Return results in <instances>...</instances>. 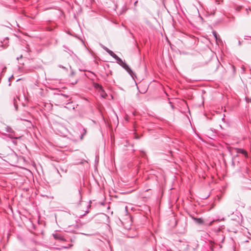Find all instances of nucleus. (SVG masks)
I'll return each mask as SVG.
<instances>
[{"instance_id":"19","label":"nucleus","mask_w":251,"mask_h":251,"mask_svg":"<svg viewBox=\"0 0 251 251\" xmlns=\"http://www.w3.org/2000/svg\"><path fill=\"white\" fill-rule=\"evenodd\" d=\"M102 217H104V218H107V219H109V217H108V216H107V215H106V214H102Z\"/></svg>"},{"instance_id":"13","label":"nucleus","mask_w":251,"mask_h":251,"mask_svg":"<svg viewBox=\"0 0 251 251\" xmlns=\"http://www.w3.org/2000/svg\"><path fill=\"white\" fill-rule=\"evenodd\" d=\"M83 131H84V133L83 134H82L80 137V138L81 140L83 139L84 135L86 133V130H85V129L84 128Z\"/></svg>"},{"instance_id":"28","label":"nucleus","mask_w":251,"mask_h":251,"mask_svg":"<svg viewBox=\"0 0 251 251\" xmlns=\"http://www.w3.org/2000/svg\"><path fill=\"white\" fill-rule=\"evenodd\" d=\"M129 33H130V35L132 37H134L133 34L130 31H129Z\"/></svg>"},{"instance_id":"42","label":"nucleus","mask_w":251,"mask_h":251,"mask_svg":"<svg viewBox=\"0 0 251 251\" xmlns=\"http://www.w3.org/2000/svg\"><path fill=\"white\" fill-rule=\"evenodd\" d=\"M57 173L60 175V173L59 172V171L57 169Z\"/></svg>"},{"instance_id":"23","label":"nucleus","mask_w":251,"mask_h":251,"mask_svg":"<svg viewBox=\"0 0 251 251\" xmlns=\"http://www.w3.org/2000/svg\"><path fill=\"white\" fill-rule=\"evenodd\" d=\"M72 246H73L72 244H69V247H65V248H68L71 247Z\"/></svg>"},{"instance_id":"8","label":"nucleus","mask_w":251,"mask_h":251,"mask_svg":"<svg viewBox=\"0 0 251 251\" xmlns=\"http://www.w3.org/2000/svg\"><path fill=\"white\" fill-rule=\"evenodd\" d=\"M52 235H53L54 238L56 240H58L60 241H65L64 237L59 233H53L52 234Z\"/></svg>"},{"instance_id":"33","label":"nucleus","mask_w":251,"mask_h":251,"mask_svg":"<svg viewBox=\"0 0 251 251\" xmlns=\"http://www.w3.org/2000/svg\"><path fill=\"white\" fill-rule=\"evenodd\" d=\"M21 79V78H18V79H17L16 81L18 82V81H20Z\"/></svg>"},{"instance_id":"16","label":"nucleus","mask_w":251,"mask_h":251,"mask_svg":"<svg viewBox=\"0 0 251 251\" xmlns=\"http://www.w3.org/2000/svg\"><path fill=\"white\" fill-rule=\"evenodd\" d=\"M235 156H233L232 158V166L233 167L235 166V162L234 161V160L235 159Z\"/></svg>"},{"instance_id":"21","label":"nucleus","mask_w":251,"mask_h":251,"mask_svg":"<svg viewBox=\"0 0 251 251\" xmlns=\"http://www.w3.org/2000/svg\"><path fill=\"white\" fill-rule=\"evenodd\" d=\"M77 82V80H75V81L72 82L71 83V84H73V85H75V84Z\"/></svg>"},{"instance_id":"17","label":"nucleus","mask_w":251,"mask_h":251,"mask_svg":"<svg viewBox=\"0 0 251 251\" xmlns=\"http://www.w3.org/2000/svg\"><path fill=\"white\" fill-rule=\"evenodd\" d=\"M12 129H11V127H8V126H7V127H6V131H7L8 132L10 133V132L12 131Z\"/></svg>"},{"instance_id":"30","label":"nucleus","mask_w":251,"mask_h":251,"mask_svg":"<svg viewBox=\"0 0 251 251\" xmlns=\"http://www.w3.org/2000/svg\"><path fill=\"white\" fill-rule=\"evenodd\" d=\"M21 138H22V136H19V137H16L17 139H20Z\"/></svg>"},{"instance_id":"25","label":"nucleus","mask_w":251,"mask_h":251,"mask_svg":"<svg viewBox=\"0 0 251 251\" xmlns=\"http://www.w3.org/2000/svg\"><path fill=\"white\" fill-rule=\"evenodd\" d=\"M59 67L60 68H63V69H66V68H65V67H64V66H61V65H59Z\"/></svg>"},{"instance_id":"2","label":"nucleus","mask_w":251,"mask_h":251,"mask_svg":"<svg viewBox=\"0 0 251 251\" xmlns=\"http://www.w3.org/2000/svg\"><path fill=\"white\" fill-rule=\"evenodd\" d=\"M115 60H117V63L125 70H126V72L130 75L134 79V77L135 76V75L132 70L130 69V68L128 66V65L118 56L116 57Z\"/></svg>"},{"instance_id":"4","label":"nucleus","mask_w":251,"mask_h":251,"mask_svg":"<svg viewBox=\"0 0 251 251\" xmlns=\"http://www.w3.org/2000/svg\"><path fill=\"white\" fill-rule=\"evenodd\" d=\"M190 216L191 218L198 224L204 226H210L214 222L213 221L210 222L209 223H206L201 218H196L194 216L190 215Z\"/></svg>"},{"instance_id":"32","label":"nucleus","mask_w":251,"mask_h":251,"mask_svg":"<svg viewBox=\"0 0 251 251\" xmlns=\"http://www.w3.org/2000/svg\"><path fill=\"white\" fill-rule=\"evenodd\" d=\"M12 77H13V75H12L10 77H9V78H8V80L9 81V80H10V79L11 78H12Z\"/></svg>"},{"instance_id":"50","label":"nucleus","mask_w":251,"mask_h":251,"mask_svg":"<svg viewBox=\"0 0 251 251\" xmlns=\"http://www.w3.org/2000/svg\"><path fill=\"white\" fill-rule=\"evenodd\" d=\"M250 102L251 103V99L250 100Z\"/></svg>"},{"instance_id":"27","label":"nucleus","mask_w":251,"mask_h":251,"mask_svg":"<svg viewBox=\"0 0 251 251\" xmlns=\"http://www.w3.org/2000/svg\"><path fill=\"white\" fill-rule=\"evenodd\" d=\"M170 103L171 104V106L172 107V108H174V105L173 104H172V103L171 102H170Z\"/></svg>"},{"instance_id":"18","label":"nucleus","mask_w":251,"mask_h":251,"mask_svg":"<svg viewBox=\"0 0 251 251\" xmlns=\"http://www.w3.org/2000/svg\"><path fill=\"white\" fill-rule=\"evenodd\" d=\"M99 92L100 93V95H101V97H102V98H106V97L107 96V95H106V96H105V94H104V93H102L101 91H99Z\"/></svg>"},{"instance_id":"6","label":"nucleus","mask_w":251,"mask_h":251,"mask_svg":"<svg viewBox=\"0 0 251 251\" xmlns=\"http://www.w3.org/2000/svg\"><path fill=\"white\" fill-rule=\"evenodd\" d=\"M66 105L64 107L70 110H75L78 106V104H75L72 101H70V100L66 103Z\"/></svg>"},{"instance_id":"34","label":"nucleus","mask_w":251,"mask_h":251,"mask_svg":"<svg viewBox=\"0 0 251 251\" xmlns=\"http://www.w3.org/2000/svg\"><path fill=\"white\" fill-rule=\"evenodd\" d=\"M22 67L19 66V67H18V69H19V70H21Z\"/></svg>"},{"instance_id":"43","label":"nucleus","mask_w":251,"mask_h":251,"mask_svg":"<svg viewBox=\"0 0 251 251\" xmlns=\"http://www.w3.org/2000/svg\"><path fill=\"white\" fill-rule=\"evenodd\" d=\"M10 137L11 138H13V136H12V135H10Z\"/></svg>"},{"instance_id":"39","label":"nucleus","mask_w":251,"mask_h":251,"mask_svg":"<svg viewBox=\"0 0 251 251\" xmlns=\"http://www.w3.org/2000/svg\"><path fill=\"white\" fill-rule=\"evenodd\" d=\"M74 75V72H73V71H72V73H71V75Z\"/></svg>"},{"instance_id":"9","label":"nucleus","mask_w":251,"mask_h":251,"mask_svg":"<svg viewBox=\"0 0 251 251\" xmlns=\"http://www.w3.org/2000/svg\"><path fill=\"white\" fill-rule=\"evenodd\" d=\"M94 87H95V88H96L97 89H99V91H101L102 93H104L105 96L107 95L106 93L105 92L103 87H102V86L101 85H100L98 83H95Z\"/></svg>"},{"instance_id":"10","label":"nucleus","mask_w":251,"mask_h":251,"mask_svg":"<svg viewBox=\"0 0 251 251\" xmlns=\"http://www.w3.org/2000/svg\"><path fill=\"white\" fill-rule=\"evenodd\" d=\"M108 53L112 56L113 58H114L115 59L116 58V57L118 56L115 53H114L112 50H110L108 51Z\"/></svg>"},{"instance_id":"44","label":"nucleus","mask_w":251,"mask_h":251,"mask_svg":"<svg viewBox=\"0 0 251 251\" xmlns=\"http://www.w3.org/2000/svg\"><path fill=\"white\" fill-rule=\"evenodd\" d=\"M82 234H84V235H89V234H86L85 233H82Z\"/></svg>"},{"instance_id":"47","label":"nucleus","mask_w":251,"mask_h":251,"mask_svg":"<svg viewBox=\"0 0 251 251\" xmlns=\"http://www.w3.org/2000/svg\"><path fill=\"white\" fill-rule=\"evenodd\" d=\"M22 56H23V55H22V54H21V55H20V57H22Z\"/></svg>"},{"instance_id":"41","label":"nucleus","mask_w":251,"mask_h":251,"mask_svg":"<svg viewBox=\"0 0 251 251\" xmlns=\"http://www.w3.org/2000/svg\"><path fill=\"white\" fill-rule=\"evenodd\" d=\"M249 10H250L251 11V7H249Z\"/></svg>"},{"instance_id":"11","label":"nucleus","mask_w":251,"mask_h":251,"mask_svg":"<svg viewBox=\"0 0 251 251\" xmlns=\"http://www.w3.org/2000/svg\"><path fill=\"white\" fill-rule=\"evenodd\" d=\"M212 34L214 36L217 43H218V37H219V35L217 33V32L215 30L212 31Z\"/></svg>"},{"instance_id":"49","label":"nucleus","mask_w":251,"mask_h":251,"mask_svg":"<svg viewBox=\"0 0 251 251\" xmlns=\"http://www.w3.org/2000/svg\"><path fill=\"white\" fill-rule=\"evenodd\" d=\"M20 64H22L23 65H24V63H20Z\"/></svg>"},{"instance_id":"26","label":"nucleus","mask_w":251,"mask_h":251,"mask_svg":"<svg viewBox=\"0 0 251 251\" xmlns=\"http://www.w3.org/2000/svg\"><path fill=\"white\" fill-rule=\"evenodd\" d=\"M137 2H138V1H137V0H136V1H135L134 2V6H136V4H137Z\"/></svg>"},{"instance_id":"22","label":"nucleus","mask_w":251,"mask_h":251,"mask_svg":"<svg viewBox=\"0 0 251 251\" xmlns=\"http://www.w3.org/2000/svg\"><path fill=\"white\" fill-rule=\"evenodd\" d=\"M222 42V41L221 39L220 38V37H218V42H220H220Z\"/></svg>"},{"instance_id":"1","label":"nucleus","mask_w":251,"mask_h":251,"mask_svg":"<svg viewBox=\"0 0 251 251\" xmlns=\"http://www.w3.org/2000/svg\"><path fill=\"white\" fill-rule=\"evenodd\" d=\"M28 183V180L25 176L17 175V187L19 189L27 191L28 187L27 185Z\"/></svg>"},{"instance_id":"3","label":"nucleus","mask_w":251,"mask_h":251,"mask_svg":"<svg viewBox=\"0 0 251 251\" xmlns=\"http://www.w3.org/2000/svg\"><path fill=\"white\" fill-rule=\"evenodd\" d=\"M56 99L63 104H66L68 101L71 100V99H69V96L62 93L56 94Z\"/></svg>"},{"instance_id":"12","label":"nucleus","mask_w":251,"mask_h":251,"mask_svg":"<svg viewBox=\"0 0 251 251\" xmlns=\"http://www.w3.org/2000/svg\"><path fill=\"white\" fill-rule=\"evenodd\" d=\"M24 51L25 55H26V54H27L29 51H30V50L27 45H26V46L25 47Z\"/></svg>"},{"instance_id":"5","label":"nucleus","mask_w":251,"mask_h":251,"mask_svg":"<svg viewBox=\"0 0 251 251\" xmlns=\"http://www.w3.org/2000/svg\"><path fill=\"white\" fill-rule=\"evenodd\" d=\"M177 246L179 250L181 251H187L189 249V245L188 243L185 241H182L180 240Z\"/></svg>"},{"instance_id":"37","label":"nucleus","mask_w":251,"mask_h":251,"mask_svg":"<svg viewBox=\"0 0 251 251\" xmlns=\"http://www.w3.org/2000/svg\"><path fill=\"white\" fill-rule=\"evenodd\" d=\"M10 210H11L12 213H13V209L12 208H10Z\"/></svg>"},{"instance_id":"36","label":"nucleus","mask_w":251,"mask_h":251,"mask_svg":"<svg viewBox=\"0 0 251 251\" xmlns=\"http://www.w3.org/2000/svg\"><path fill=\"white\" fill-rule=\"evenodd\" d=\"M238 44H239V45H241V43L240 41H239Z\"/></svg>"},{"instance_id":"24","label":"nucleus","mask_w":251,"mask_h":251,"mask_svg":"<svg viewBox=\"0 0 251 251\" xmlns=\"http://www.w3.org/2000/svg\"><path fill=\"white\" fill-rule=\"evenodd\" d=\"M17 237H18V238L19 240H22L21 236L18 235Z\"/></svg>"},{"instance_id":"40","label":"nucleus","mask_w":251,"mask_h":251,"mask_svg":"<svg viewBox=\"0 0 251 251\" xmlns=\"http://www.w3.org/2000/svg\"><path fill=\"white\" fill-rule=\"evenodd\" d=\"M78 194H79V196H80V191H78Z\"/></svg>"},{"instance_id":"14","label":"nucleus","mask_w":251,"mask_h":251,"mask_svg":"<svg viewBox=\"0 0 251 251\" xmlns=\"http://www.w3.org/2000/svg\"><path fill=\"white\" fill-rule=\"evenodd\" d=\"M242 8V6H236L235 7V9L237 10V11H240Z\"/></svg>"},{"instance_id":"38","label":"nucleus","mask_w":251,"mask_h":251,"mask_svg":"<svg viewBox=\"0 0 251 251\" xmlns=\"http://www.w3.org/2000/svg\"><path fill=\"white\" fill-rule=\"evenodd\" d=\"M16 25H17V27H20V26H19V25H18L17 23V24H16Z\"/></svg>"},{"instance_id":"46","label":"nucleus","mask_w":251,"mask_h":251,"mask_svg":"<svg viewBox=\"0 0 251 251\" xmlns=\"http://www.w3.org/2000/svg\"><path fill=\"white\" fill-rule=\"evenodd\" d=\"M11 85L10 83H9L8 85L10 86Z\"/></svg>"},{"instance_id":"20","label":"nucleus","mask_w":251,"mask_h":251,"mask_svg":"<svg viewBox=\"0 0 251 251\" xmlns=\"http://www.w3.org/2000/svg\"><path fill=\"white\" fill-rule=\"evenodd\" d=\"M13 104L15 107L16 108V99L15 98H14Z\"/></svg>"},{"instance_id":"15","label":"nucleus","mask_w":251,"mask_h":251,"mask_svg":"<svg viewBox=\"0 0 251 251\" xmlns=\"http://www.w3.org/2000/svg\"><path fill=\"white\" fill-rule=\"evenodd\" d=\"M102 47L104 49V50H105L107 53H108V51H109L110 50L109 49H108L107 47H106L104 46H102Z\"/></svg>"},{"instance_id":"35","label":"nucleus","mask_w":251,"mask_h":251,"mask_svg":"<svg viewBox=\"0 0 251 251\" xmlns=\"http://www.w3.org/2000/svg\"><path fill=\"white\" fill-rule=\"evenodd\" d=\"M224 239H225V237H224V238L222 239V241H221V242H222V243H223V242H224Z\"/></svg>"},{"instance_id":"7","label":"nucleus","mask_w":251,"mask_h":251,"mask_svg":"<svg viewBox=\"0 0 251 251\" xmlns=\"http://www.w3.org/2000/svg\"><path fill=\"white\" fill-rule=\"evenodd\" d=\"M234 150L236 151V152L237 153V154L235 156V157H237L238 156V153L242 154L246 158H247L248 157V152L244 149H241V148H235Z\"/></svg>"},{"instance_id":"51","label":"nucleus","mask_w":251,"mask_h":251,"mask_svg":"<svg viewBox=\"0 0 251 251\" xmlns=\"http://www.w3.org/2000/svg\"><path fill=\"white\" fill-rule=\"evenodd\" d=\"M87 251H90V250H87Z\"/></svg>"},{"instance_id":"29","label":"nucleus","mask_w":251,"mask_h":251,"mask_svg":"<svg viewBox=\"0 0 251 251\" xmlns=\"http://www.w3.org/2000/svg\"><path fill=\"white\" fill-rule=\"evenodd\" d=\"M63 47L66 49V50H69V49L68 48H67L66 46H63Z\"/></svg>"},{"instance_id":"31","label":"nucleus","mask_w":251,"mask_h":251,"mask_svg":"<svg viewBox=\"0 0 251 251\" xmlns=\"http://www.w3.org/2000/svg\"><path fill=\"white\" fill-rule=\"evenodd\" d=\"M88 213V211H86L85 213L83 215V216H84L86 213Z\"/></svg>"},{"instance_id":"45","label":"nucleus","mask_w":251,"mask_h":251,"mask_svg":"<svg viewBox=\"0 0 251 251\" xmlns=\"http://www.w3.org/2000/svg\"><path fill=\"white\" fill-rule=\"evenodd\" d=\"M17 60H19V57H17Z\"/></svg>"},{"instance_id":"48","label":"nucleus","mask_w":251,"mask_h":251,"mask_svg":"<svg viewBox=\"0 0 251 251\" xmlns=\"http://www.w3.org/2000/svg\"><path fill=\"white\" fill-rule=\"evenodd\" d=\"M13 143H14V144H16V142H14V141H13Z\"/></svg>"}]
</instances>
